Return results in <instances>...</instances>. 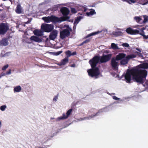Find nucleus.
<instances>
[{
    "label": "nucleus",
    "instance_id": "obj_1",
    "mask_svg": "<svg viewBox=\"0 0 148 148\" xmlns=\"http://www.w3.org/2000/svg\"><path fill=\"white\" fill-rule=\"evenodd\" d=\"M147 75V72L145 70L134 68L130 70H127L125 75V78L126 82L130 83L131 79V76L132 75L134 81L143 84L146 80Z\"/></svg>",
    "mask_w": 148,
    "mask_h": 148
},
{
    "label": "nucleus",
    "instance_id": "obj_2",
    "mask_svg": "<svg viewBox=\"0 0 148 148\" xmlns=\"http://www.w3.org/2000/svg\"><path fill=\"white\" fill-rule=\"evenodd\" d=\"M60 11L63 15V16L58 18V20L59 23L68 21L70 18L69 16H68L70 12L68 8L65 7H63L61 8Z\"/></svg>",
    "mask_w": 148,
    "mask_h": 148
},
{
    "label": "nucleus",
    "instance_id": "obj_3",
    "mask_svg": "<svg viewBox=\"0 0 148 148\" xmlns=\"http://www.w3.org/2000/svg\"><path fill=\"white\" fill-rule=\"evenodd\" d=\"M88 73L90 76L92 77H95V78H97V77L100 74L99 69L97 67L92 68L88 70Z\"/></svg>",
    "mask_w": 148,
    "mask_h": 148
},
{
    "label": "nucleus",
    "instance_id": "obj_4",
    "mask_svg": "<svg viewBox=\"0 0 148 148\" xmlns=\"http://www.w3.org/2000/svg\"><path fill=\"white\" fill-rule=\"evenodd\" d=\"M42 19L44 20L45 22L47 23H49L50 22L54 23H59L58 20V17L53 15L43 17Z\"/></svg>",
    "mask_w": 148,
    "mask_h": 148
},
{
    "label": "nucleus",
    "instance_id": "obj_5",
    "mask_svg": "<svg viewBox=\"0 0 148 148\" xmlns=\"http://www.w3.org/2000/svg\"><path fill=\"white\" fill-rule=\"evenodd\" d=\"M99 56H95L91 59L90 60L89 63L90 65L92 68L96 67L97 64L99 62Z\"/></svg>",
    "mask_w": 148,
    "mask_h": 148
},
{
    "label": "nucleus",
    "instance_id": "obj_6",
    "mask_svg": "<svg viewBox=\"0 0 148 148\" xmlns=\"http://www.w3.org/2000/svg\"><path fill=\"white\" fill-rule=\"evenodd\" d=\"M54 28V26L52 24H42L41 26V29L44 32H49L52 31Z\"/></svg>",
    "mask_w": 148,
    "mask_h": 148
},
{
    "label": "nucleus",
    "instance_id": "obj_7",
    "mask_svg": "<svg viewBox=\"0 0 148 148\" xmlns=\"http://www.w3.org/2000/svg\"><path fill=\"white\" fill-rule=\"evenodd\" d=\"M112 54H108L107 55L103 54L101 57L99 56L100 63H106L109 61L111 59Z\"/></svg>",
    "mask_w": 148,
    "mask_h": 148
},
{
    "label": "nucleus",
    "instance_id": "obj_8",
    "mask_svg": "<svg viewBox=\"0 0 148 148\" xmlns=\"http://www.w3.org/2000/svg\"><path fill=\"white\" fill-rule=\"evenodd\" d=\"M9 29V26L7 23H1L0 24V35H4Z\"/></svg>",
    "mask_w": 148,
    "mask_h": 148
},
{
    "label": "nucleus",
    "instance_id": "obj_9",
    "mask_svg": "<svg viewBox=\"0 0 148 148\" xmlns=\"http://www.w3.org/2000/svg\"><path fill=\"white\" fill-rule=\"evenodd\" d=\"M70 31L67 29H65L61 31L60 33V38L63 39L66 37H68L70 36Z\"/></svg>",
    "mask_w": 148,
    "mask_h": 148
},
{
    "label": "nucleus",
    "instance_id": "obj_10",
    "mask_svg": "<svg viewBox=\"0 0 148 148\" xmlns=\"http://www.w3.org/2000/svg\"><path fill=\"white\" fill-rule=\"evenodd\" d=\"M117 60L115 57H112L111 59V64L112 68L114 69H118V66L119 65L118 62L116 61Z\"/></svg>",
    "mask_w": 148,
    "mask_h": 148
},
{
    "label": "nucleus",
    "instance_id": "obj_11",
    "mask_svg": "<svg viewBox=\"0 0 148 148\" xmlns=\"http://www.w3.org/2000/svg\"><path fill=\"white\" fill-rule=\"evenodd\" d=\"M125 31L127 34L131 35L138 34L139 33L138 30L133 29L130 27L127 28Z\"/></svg>",
    "mask_w": 148,
    "mask_h": 148
},
{
    "label": "nucleus",
    "instance_id": "obj_12",
    "mask_svg": "<svg viewBox=\"0 0 148 148\" xmlns=\"http://www.w3.org/2000/svg\"><path fill=\"white\" fill-rule=\"evenodd\" d=\"M58 34L57 31L56 30H53L50 34L49 38L50 40H54L56 38Z\"/></svg>",
    "mask_w": 148,
    "mask_h": 148
},
{
    "label": "nucleus",
    "instance_id": "obj_13",
    "mask_svg": "<svg viewBox=\"0 0 148 148\" xmlns=\"http://www.w3.org/2000/svg\"><path fill=\"white\" fill-rule=\"evenodd\" d=\"M72 111V109H69L67 112L66 113V115L65 114H64L62 116H60L58 118V120H60L61 119H66L67 118L68 116L70 114Z\"/></svg>",
    "mask_w": 148,
    "mask_h": 148
},
{
    "label": "nucleus",
    "instance_id": "obj_14",
    "mask_svg": "<svg viewBox=\"0 0 148 148\" xmlns=\"http://www.w3.org/2000/svg\"><path fill=\"white\" fill-rule=\"evenodd\" d=\"M8 44V40L7 38H4L0 41V46H6Z\"/></svg>",
    "mask_w": 148,
    "mask_h": 148
},
{
    "label": "nucleus",
    "instance_id": "obj_15",
    "mask_svg": "<svg viewBox=\"0 0 148 148\" xmlns=\"http://www.w3.org/2000/svg\"><path fill=\"white\" fill-rule=\"evenodd\" d=\"M30 39L32 40L37 42L39 43L42 42V38H39L38 37L35 36H32L31 37Z\"/></svg>",
    "mask_w": 148,
    "mask_h": 148
},
{
    "label": "nucleus",
    "instance_id": "obj_16",
    "mask_svg": "<svg viewBox=\"0 0 148 148\" xmlns=\"http://www.w3.org/2000/svg\"><path fill=\"white\" fill-rule=\"evenodd\" d=\"M34 34L37 36H41L43 35V32L41 30L36 29L33 31Z\"/></svg>",
    "mask_w": 148,
    "mask_h": 148
},
{
    "label": "nucleus",
    "instance_id": "obj_17",
    "mask_svg": "<svg viewBox=\"0 0 148 148\" xmlns=\"http://www.w3.org/2000/svg\"><path fill=\"white\" fill-rule=\"evenodd\" d=\"M126 54L124 53H119L117 55L115 58L117 60H122L123 58H125Z\"/></svg>",
    "mask_w": 148,
    "mask_h": 148
},
{
    "label": "nucleus",
    "instance_id": "obj_18",
    "mask_svg": "<svg viewBox=\"0 0 148 148\" xmlns=\"http://www.w3.org/2000/svg\"><path fill=\"white\" fill-rule=\"evenodd\" d=\"M69 62V59L68 58H65L61 60V62L58 64V65L61 66L65 65Z\"/></svg>",
    "mask_w": 148,
    "mask_h": 148
},
{
    "label": "nucleus",
    "instance_id": "obj_19",
    "mask_svg": "<svg viewBox=\"0 0 148 148\" xmlns=\"http://www.w3.org/2000/svg\"><path fill=\"white\" fill-rule=\"evenodd\" d=\"M24 35L22 39L23 42L24 44H25L28 43V38L26 37L27 35V31H25L24 32Z\"/></svg>",
    "mask_w": 148,
    "mask_h": 148
},
{
    "label": "nucleus",
    "instance_id": "obj_20",
    "mask_svg": "<svg viewBox=\"0 0 148 148\" xmlns=\"http://www.w3.org/2000/svg\"><path fill=\"white\" fill-rule=\"evenodd\" d=\"M65 54L66 56V58H68L69 59V58L71 56H74L76 55L77 53L76 51H74L73 52L71 53V51L69 50H68L65 52Z\"/></svg>",
    "mask_w": 148,
    "mask_h": 148
},
{
    "label": "nucleus",
    "instance_id": "obj_21",
    "mask_svg": "<svg viewBox=\"0 0 148 148\" xmlns=\"http://www.w3.org/2000/svg\"><path fill=\"white\" fill-rule=\"evenodd\" d=\"M22 8L20 4L17 5L16 8L15 9L16 13L18 14H20L22 13Z\"/></svg>",
    "mask_w": 148,
    "mask_h": 148
},
{
    "label": "nucleus",
    "instance_id": "obj_22",
    "mask_svg": "<svg viewBox=\"0 0 148 148\" xmlns=\"http://www.w3.org/2000/svg\"><path fill=\"white\" fill-rule=\"evenodd\" d=\"M147 29L148 30V26H147L144 27H142L140 29L141 32H140V31L139 30V33L138 34H140V35L143 36V37L144 35H145V32H144V30Z\"/></svg>",
    "mask_w": 148,
    "mask_h": 148
},
{
    "label": "nucleus",
    "instance_id": "obj_23",
    "mask_svg": "<svg viewBox=\"0 0 148 148\" xmlns=\"http://www.w3.org/2000/svg\"><path fill=\"white\" fill-rule=\"evenodd\" d=\"M139 66L140 68L148 69V63L147 62L144 63L143 64H140Z\"/></svg>",
    "mask_w": 148,
    "mask_h": 148
},
{
    "label": "nucleus",
    "instance_id": "obj_24",
    "mask_svg": "<svg viewBox=\"0 0 148 148\" xmlns=\"http://www.w3.org/2000/svg\"><path fill=\"white\" fill-rule=\"evenodd\" d=\"M21 90L22 88L20 86H17L14 87V93L19 92L21 91Z\"/></svg>",
    "mask_w": 148,
    "mask_h": 148
},
{
    "label": "nucleus",
    "instance_id": "obj_25",
    "mask_svg": "<svg viewBox=\"0 0 148 148\" xmlns=\"http://www.w3.org/2000/svg\"><path fill=\"white\" fill-rule=\"evenodd\" d=\"M129 59H127V57L122 59L121 61V65H125L127 64L128 61Z\"/></svg>",
    "mask_w": 148,
    "mask_h": 148
},
{
    "label": "nucleus",
    "instance_id": "obj_26",
    "mask_svg": "<svg viewBox=\"0 0 148 148\" xmlns=\"http://www.w3.org/2000/svg\"><path fill=\"white\" fill-rule=\"evenodd\" d=\"M112 34L116 36H122L123 35V33L121 31L113 32Z\"/></svg>",
    "mask_w": 148,
    "mask_h": 148
},
{
    "label": "nucleus",
    "instance_id": "obj_27",
    "mask_svg": "<svg viewBox=\"0 0 148 148\" xmlns=\"http://www.w3.org/2000/svg\"><path fill=\"white\" fill-rule=\"evenodd\" d=\"M99 32L97 31V32H93V33H90V34L88 35L85 37V38H87L91 36L94 35L96 34H98V33H99Z\"/></svg>",
    "mask_w": 148,
    "mask_h": 148
},
{
    "label": "nucleus",
    "instance_id": "obj_28",
    "mask_svg": "<svg viewBox=\"0 0 148 148\" xmlns=\"http://www.w3.org/2000/svg\"><path fill=\"white\" fill-rule=\"evenodd\" d=\"M111 48L113 49H119V48L117 46V45H116L115 43H112L111 45Z\"/></svg>",
    "mask_w": 148,
    "mask_h": 148
},
{
    "label": "nucleus",
    "instance_id": "obj_29",
    "mask_svg": "<svg viewBox=\"0 0 148 148\" xmlns=\"http://www.w3.org/2000/svg\"><path fill=\"white\" fill-rule=\"evenodd\" d=\"M95 14L96 12L94 10H92L90 11L89 12H87L86 13V15L88 16H89L90 15H92L94 14Z\"/></svg>",
    "mask_w": 148,
    "mask_h": 148
},
{
    "label": "nucleus",
    "instance_id": "obj_30",
    "mask_svg": "<svg viewBox=\"0 0 148 148\" xmlns=\"http://www.w3.org/2000/svg\"><path fill=\"white\" fill-rule=\"evenodd\" d=\"M136 57V55L134 54H132L130 55H128L127 56V58L129 60L132 58H135Z\"/></svg>",
    "mask_w": 148,
    "mask_h": 148
},
{
    "label": "nucleus",
    "instance_id": "obj_31",
    "mask_svg": "<svg viewBox=\"0 0 148 148\" xmlns=\"http://www.w3.org/2000/svg\"><path fill=\"white\" fill-rule=\"evenodd\" d=\"M81 18V16L77 17L76 19L74 22V24H77L79 21L80 20Z\"/></svg>",
    "mask_w": 148,
    "mask_h": 148
},
{
    "label": "nucleus",
    "instance_id": "obj_32",
    "mask_svg": "<svg viewBox=\"0 0 148 148\" xmlns=\"http://www.w3.org/2000/svg\"><path fill=\"white\" fill-rule=\"evenodd\" d=\"M134 19L138 23H139L142 20L141 18L139 16H136L134 17Z\"/></svg>",
    "mask_w": 148,
    "mask_h": 148
},
{
    "label": "nucleus",
    "instance_id": "obj_33",
    "mask_svg": "<svg viewBox=\"0 0 148 148\" xmlns=\"http://www.w3.org/2000/svg\"><path fill=\"white\" fill-rule=\"evenodd\" d=\"M7 106L5 105H3L1 106L0 109L2 111H4L6 108Z\"/></svg>",
    "mask_w": 148,
    "mask_h": 148
},
{
    "label": "nucleus",
    "instance_id": "obj_34",
    "mask_svg": "<svg viewBox=\"0 0 148 148\" xmlns=\"http://www.w3.org/2000/svg\"><path fill=\"white\" fill-rule=\"evenodd\" d=\"M100 112V111H99L97 112L96 113V114L95 115L92 116H89V117H86V118H85L86 119H90V118H92L93 117H94V116H95L97 115L98 114V113H99Z\"/></svg>",
    "mask_w": 148,
    "mask_h": 148
},
{
    "label": "nucleus",
    "instance_id": "obj_35",
    "mask_svg": "<svg viewBox=\"0 0 148 148\" xmlns=\"http://www.w3.org/2000/svg\"><path fill=\"white\" fill-rule=\"evenodd\" d=\"M71 12L73 13H76L77 12V10L75 9V8H71Z\"/></svg>",
    "mask_w": 148,
    "mask_h": 148
},
{
    "label": "nucleus",
    "instance_id": "obj_36",
    "mask_svg": "<svg viewBox=\"0 0 148 148\" xmlns=\"http://www.w3.org/2000/svg\"><path fill=\"white\" fill-rule=\"evenodd\" d=\"M135 53L137 54L138 56L140 57H142L143 56L142 54L140 53L137 51L135 52Z\"/></svg>",
    "mask_w": 148,
    "mask_h": 148
},
{
    "label": "nucleus",
    "instance_id": "obj_37",
    "mask_svg": "<svg viewBox=\"0 0 148 148\" xmlns=\"http://www.w3.org/2000/svg\"><path fill=\"white\" fill-rule=\"evenodd\" d=\"M148 20V16H144V19L143 21V23H145Z\"/></svg>",
    "mask_w": 148,
    "mask_h": 148
},
{
    "label": "nucleus",
    "instance_id": "obj_38",
    "mask_svg": "<svg viewBox=\"0 0 148 148\" xmlns=\"http://www.w3.org/2000/svg\"><path fill=\"white\" fill-rule=\"evenodd\" d=\"M125 1L129 4H131V3H134L135 2L134 0H125Z\"/></svg>",
    "mask_w": 148,
    "mask_h": 148
},
{
    "label": "nucleus",
    "instance_id": "obj_39",
    "mask_svg": "<svg viewBox=\"0 0 148 148\" xmlns=\"http://www.w3.org/2000/svg\"><path fill=\"white\" fill-rule=\"evenodd\" d=\"M9 65L8 64H6L2 68V70L3 71H4L6 70L8 67Z\"/></svg>",
    "mask_w": 148,
    "mask_h": 148
},
{
    "label": "nucleus",
    "instance_id": "obj_40",
    "mask_svg": "<svg viewBox=\"0 0 148 148\" xmlns=\"http://www.w3.org/2000/svg\"><path fill=\"white\" fill-rule=\"evenodd\" d=\"M122 46L124 47H129V45L126 43H123L122 44Z\"/></svg>",
    "mask_w": 148,
    "mask_h": 148
},
{
    "label": "nucleus",
    "instance_id": "obj_41",
    "mask_svg": "<svg viewBox=\"0 0 148 148\" xmlns=\"http://www.w3.org/2000/svg\"><path fill=\"white\" fill-rule=\"evenodd\" d=\"M58 94L57 95L55 96V97L53 98V101H56L57 99H58Z\"/></svg>",
    "mask_w": 148,
    "mask_h": 148
},
{
    "label": "nucleus",
    "instance_id": "obj_42",
    "mask_svg": "<svg viewBox=\"0 0 148 148\" xmlns=\"http://www.w3.org/2000/svg\"><path fill=\"white\" fill-rule=\"evenodd\" d=\"M90 41V40L89 39H87L84 41H83V42L84 44H86L89 42Z\"/></svg>",
    "mask_w": 148,
    "mask_h": 148
},
{
    "label": "nucleus",
    "instance_id": "obj_43",
    "mask_svg": "<svg viewBox=\"0 0 148 148\" xmlns=\"http://www.w3.org/2000/svg\"><path fill=\"white\" fill-rule=\"evenodd\" d=\"M62 52V51H58L56 53H55L56 54V55H58L60 54Z\"/></svg>",
    "mask_w": 148,
    "mask_h": 148
},
{
    "label": "nucleus",
    "instance_id": "obj_44",
    "mask_svg": "<svg viewBox=\"0 0 148 148\" xmlns=\"http://www.w3.org/2000/svg\"><path fill=\"white\" fill-rule=\"evenodd\" d=\"M11 69L9 70L8 71H7L5 73L6 75H8L10 74H11Z\"/></svg>",
    "mask_w": 148,
    "mask_h": 148
},
{
    "label": "nucleus",
    "instance_id": "obj_45",
    "mask_svg": "<svg viewBox=\"0 0 148 148\" xmlns=\"http://www.w3.org/2000/svg\"><path fill=\"white\" fill-rule=\"evenodd\" d=\"M112 98L113 99L116 100H118L119 99V98H118L117 97L115 96H113Z\"/></svg>",
    "mask_w": 148,
    "mask_h": 148
},
{
    "label": "nucleus",
    "instance_id": "obj_46",
    "mask_svg": "<svg viewBox=\"0 0 148 148\" xmlns=\"http://www.w3.org/2000/svg\"><path fill=\"white\" fill-rule=\"evenodd\" d=\"M143 38L145 39H147L148 38V35L146 36L145 35H144Z\"/></svg>",
    "mask_w": 148,
    "mask_h": 148
},
{
    "label": "nucleus",
    "instance_id": "obj_47",
    "mask_svg": "<svg viewBox=\"0 0 148 148\" xmlns=\"http://www.w3.org/2000/svg\"><path fill=\"white\" fill-rule=\"evenodd\" d=\"M6 75V74L5 73H1V74H0V75L2 77H3V76H5V75Z\"/></svg>",
    "mask_w": 148,
    "mask_h": 148
},
{
    "label": "nucleus",
    "instance_id": "obj_48",
    "mask_svg": "<svg viewBox=\"0 0 148 148\" xmlns=\"http://www.w3.org/2000/svg\"><path fill=\"white\" fill-rule=\"evenodd\" d=\"M148 3V1H147L145 2V3H143L141 4L143 5H145L146 4H147Z\"/></svg>",
    "mask_w": 148,
    "mask_h": 148
},
{
    "label": "nucleus",
    "instance_id": "obj_49",
    "mask_svg": "<svg viewBox=\"0 0 148 148\" xmlns=\"http://www.w3.org/2000/svg\"><path fill=\"white\" fill-rule=\"evenodd\" d=\"M148 3V1H147L145 2V3H143L141 4L143 5H145L146 4H147Z\"/></svg>",
    "mask_w": 148,
    "mask_h": 148
},
{
    "label": "nucleus",
    "instance_id": "obj_50",
    "mask_svg": "<svg viewBox=\"0 0 148 148\" xmlns=\"http://www.w3.org/2000/svg\"><path fill=\"white\" fill-rule=\"evenodd\" d=\"M71 66L72 67H75V64L74 63V64H71V66Z\"/></svg>",
    "mask_w": 148,
    "mask_h": 148
},
{
    "label": "nucleus",
    "instance_id": "obj_51",
    "mask_svg": "<svg viewBox=\"0 0 148 148\" xmlns=\"http://www.w3.org/2000/svg\"><path fill=\"white\" fill-rule=\"evenodd\" d=\"M136 50L140 52H141V50L139 48H136Z\"/></svg>",
    "mask_w": 148,
    "mask_h": 148
},
{
    "label": "nucleus",
    "instance_id": "obj_52",
    "mask_svg": "<svg viewBox=\"0 0 148 148\" xmlns=\"http://www.w3.org/2000/svg\"><path fill=\"white\" fill-rule=\"evenodd\" d=\"M84 44L83 42H82L81 43L80 45H79V46H81L82 45Z\"/></svg>",
    "mask_w": 148,
    "mask_h": 148
},
{
    "label": "nucleus",
    "instance_id": "obj_53",
    "mask_svg": "<svg viewBox=\"0 0 148 148\" xmlns=\"http://www.w3.org/2000/svg\"><path fill=\"white\" fill-rule=\"evenodd\" d=\"M1 122L0 121V127H1Z\"/></svg>",
    "mask_w": 148,
    "mask_h": 148
},
{
    "label": "nucleus",
    "instance_id": "obj_54",
    "mask_svg": "<svg viewBox=\"0 0 148 148\" xmlns=\"http://www.w3.org/2000/svg\"><path fill=\"white\" fill-rule=\"evenodd\" d=\"M47 41L48 40V38H46Z\"/></svg>",
    "mask_w": 148,
    "mask_h": 148
},
{
    "label": "nucleus",
    "instance_id": "obj_55",
    "mask_svg": "<svg viewBox=\"0 0 148 148\" xmlns=\"http://www.w3.org/2000/svg\"><path fill=\"white\" fill-rule=\"evenodd\" d=\"M28 23V21L26 22L25 24H27Z\"/></svg>",
    "mask_w": 148,
    "mask_h": 148
},
{
    "label": "nucleus",
    "instance_id": "obj_56",
    "mask_svg": "<svg viewBox=\"0 0 148 148\" xmlns=\"http://www.w3.org/2000/svg\"><path fill=\"white\" fill-rule=\"evenodd\" d=\"M70 29L71 31H72V29H71L70 28Z\"/></svg>",
    "mask_w": 148,
    "mask_h": 148
},
{
    "label": "nucleus",
    "instance_id": "obj_57",
    "mask_svg": "<svg viewBox=\"0 0 148 148\" xmlns=\"http://www.w3.org/2000/svg\"><path fill=\"white\" fill-rule=\"evenodd\" d=\"M2 77L0 75V79Z\"/></svg>",
    "mask_w": 148,
    "mask_h": 148
},
{
    "label": "nucleus",
    "instance_id": "obj_58",
    "mask_svg": "<svg viewBox=\"0 0 148 148\" xmlns=\"http://www.w3.org/2000/svg\"><path fill=\"white\" fill-rule=\"evenodd\" d=\"M29 23V21L28 20V23Z\"/></svg>",
    "mask_w": 148,
    "mask_h": 148
},
{
    "label": "nucleus",
    "instance_id": "obj_59",
    "mask_svg": "<svg viewBox=\"0 0 148 148\" xmlns=\"http://www.w3.org/2000/svg\"><path fill=\"white\" fill-rule=\"evenodd\" d=\"M25 26V25H24V26Z\"/></svg>",
    "mask_w": 148,
    "mask_h": 148
}]
</instances>
